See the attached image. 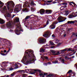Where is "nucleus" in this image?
Instances as JSON below:
<instances>
[{
    "label": "nucleus",
    "instance_id": "obj_1",
    "mask_svg": "<svg viewBox=\"0 0 77 77\" xmlns=\"http://www.w3.org/2000/svg\"><path fill=\"white\" fill-rule=\"evenodd\" d=\"M35 56L32 50H28L26 51L23 57V62L26 65L31 63V62H35Z\"/></svg>",
    "mask_w": 77,
    "mask_h": 77
},
{
    "label": "nucleus",
    "instance_id": "obj_2",
    "mask_svg": "<svg viewBox=\"0 0 77 77\" xmlns=\"http://www.w3.org/2000/svg\"><path fill=\"white\" fill-rule=\"evenodd\" d=\"M16 22H17L18 23L17 25V27L15 30V32L16 35H19L20 34V32H23V29L21 27V25L20 23L19 18H16Z\"/></svg>",
    "mask_w": 77,
    "mask_h": 77
},
{
    "label": "nucleus",
    "instance_id": "obj_3",
    "mask_svg": "<svg viewBox=\"0 0 77 77\" xmlns=\"http://www.w3.org/2000/svg\"><path fill=\"white\" fill-rule=\"evenodd\" d=\"M7 8H8V11H11V12H12L13 10V8L14 7L15 4L12 1H9L7 3Z\"/></svg>",
    "mask_w": 77,
    "mask_h": 77
},
{
    "label": "nucleus",
    "instance_id": "obj_4",
    "mask_svg": "<svg viewBox=\"0 0 77 77\" xmlns=\"http://www.w3.org/2000/svg\"><path fill=\"white\" fill-rule=\"evenodd\" d=\"M21 9V5H16L14 9V11L15 12H19Z\"/></svg>",
    "mask_w": 77,
    "mask_h": 77
},
{
    "label": "nucleus",
    "instance_id": "obj_5",
    "mask_svg": "<svg viewBox=\"0 0 77 77\" xmlns=\"http://www.w3.org/2000/svg\"><path fill=\"white\" fill-rule=\"evenodd\" d=\"M66 20V18L63 17H59L57 19V20L58 21V22H63Z\"/></svg>",
    "mask_w": 77,
    "mask_h": 77
},
{
    "label": "nucleus",
    "instance_id": "obj_6",
    "mask_svg": "<svg viewBox=\"0 0 77 77\" xmlns=\"http://www.w3.org/2000/svg\"><path fill=\"white\" fill-rule=\"evenodd\" d=\"M57 23H58V22L57 21H54L53 24L50 26L49 28L51 29H54L56 27V24H57Z\"/></svg>",
    "mask_w": 77,
    "mask_h": 77
},
{
    "label": "nucleus",
    "instance_id": "obj_7",
    "mask_svg": "<svg viewBox=\"0 0 77 77\" xmlns=\"http://www.w3.org/2000/svg\"><path fill=\"white\" fill-rule=\"evenodd\" d=\"M51 33L49 31H48L47 32L45 33L43 35V36H44L45 38H47L48 36H49L50 35H51Z\"/></svg>",
    "mask_w": 77,
    "mask_h": 77
},
{
    "label": "nucleus",
    "instance_id": "obj_8",
    "mask_svg": "<svg viewBox=\"0 0 77 77\" xmlns=\"http://www.w3.org/2000/svg\"><path fill=\"white\" fill-rule=\"evenodd\" d=\"M13 23L12 22L9 21L8 22L7 24V26L8 27H10L11 28L12 27V26L13 24Z\"/></svg>",
    "mask_w": 77,
    "mask_h": 77
},
{
    "label": "nucleus",
    "instance_id": "obj_9",
    "mask_svg": "<svg viewBox=\"0 0 77 77\" xmlns=\"http://www.w3.org/2000/svg\"><path fill=\"white\" fill-rule=\"evenodd\" d=\"M45 42H46V39L43 38H40L39 41V42L40 43H44Z\"/></svg>",
    "mask_w": 77,
    "mask_h": 77
},
{
    "label": "nucleus",
    "instance_id": "obj_10",
    "mask_svg": "<svg viewBox=\"0 0 77 77\" xmlns=\"http://www.w3.org/2000/svg\"><path fill=\"white\" fill-rule=\"evenodd\" d=\"M67 23L69 24H74V23H77V21L76 20L74 21H68Z\"/></svg>",
    "mask_w": 77,
    "mask_h": 77
},
{
    "label": "nucleus",
    "instance_id": "obj_11",
    "mask_svg": "<svg viewBox=\"0 0 77 77\" xmlns=\"http://www.w3.org/2000/svg\"><path fill=\"white\" fill-rule=\"evenodd\" d=\"M4 14H4V15H5L6 17H11V15L8 11H6V13H4Z\"/></svg>",
    "mask_w": 77,
    "mask_h": 77
},
{
    "label": "nucleus",
    "instance_id": "obj_12",
    "mask_svg": "<svg viewBox=\"0 0 77 77\" xmlns=\"http://www.w3.org/2000/svg\"><path fill=\"white\" fill-rule=\"evenodd\" d=\"M7 8L6 7L4 6L3 8V11H2L3 13H6V12H7Z\"/></svg>",
    "mask_w": 77,
    "mask_h": 77
},
{
    "label": "nucleus",
    "instance_id": "obj_13",
    "mask_svg": "<svg viewBox=\"0 0 77 77\" xmlns=\"http://www.w3.org/2000/svg\"><path fill=\"white\" fill-rule=\"evenodd\" d=\"M30 17H31V16H26L25 18V19H23V22H26V20H27L29 19V18H30Z\"/></svg>",
    "mask_w": 77,
    "mask_h": 77
},
{
    "label": "nucleus",
    "instance_id": "obj_14",
    "mask_svg": "<svg viewBox=\"0 0 77 77\" xmlns=\"http://www.w3.org/2000/svg\"><path fill=\"white\" fill-rule=\"evenodd\" d=\"M45 12V10L44 9H41L40 11V13L41 15H43Z\"/></svg>",
    "mask_w": 77,
    "mask_h": 77
},
{
    "label": "nucleus",
    "instance_id": "obj_15",
    "mask_svg": "<svg viewBox=\"0 0 77 77\" xmlns=\"http://www.w3.org/2000/svg\"><path fill=\"white\" fill-rule=\"evenodd\" d=\"M77 15L76 14H75L74 16L73 15H69V18H72L73 17H77Z\"/></svg>",
    "mask_w": 77,
    "mask_h": 77
},
{
    "label": "nucleus",
    "instance_id": "obj_16",
    "mask_svg": "<svg viewBox=\"0 0 77 77\" xmlns=\"http://www.w3.org/2000/svg\"><path fill=\"white\" fill-rule=\"evenodd\" d=\"M46 13H48L49 14H51L52 11L51 10H45Z\"/></svg>",
    "mask_w": 77,
    "mask_h": 77
},
{
    "label": "nucleus",
    "instance_id": "obj_17",
    "mask_svg": "<svg viewBox=\"0 0 77 77\" xmlns=\"http://www.w3.org/2000/svg\"><path fill=\"white\" fill-rule=\"evenodd\" d=\"M5 23V21L4 20L0 19V24H4Z\"/></svg>",
    "mask_w": 77,
    "mask_h": 77
},
{
    "label": "nucleus",
    "instance_id": "obj_18",
    "mask_svg": "<svg viewBox=\"0 0 77 77\" xmlns=\"http://www.w3.org/2000/svg\"><path fill=\"white\" fill-rule=\"evenodd\" d=\"M66 51H67V48H66L63 50H60V51H61V53H64V52Z\"/></svg>",
    "mask_w": 77,
    "mask_h": 77
},
{
    "label": "nucleus",
    "instance_id": "obj_19",
    "mask_svg": "<svg viewBox=\"0 0 77 77\" xmlns=\"http://www.w3.org/2000/svg\"><path fill=\"white\" fill-rule=\"evenodd\" d=\"M3 5H4V3L1 1H0V8H2Z\"/></svg>",
    "mask_w": 77,
    "mask_h": 77
},
{
    "label": "nucleus",
    "instance_id": "obj_20",
    "mask_svg": "<svg viewBox=\"0 0 77 77\" xmlns=\"http://www.w3.org/2000/svg\"><path fill=\"white\" fill-rule=\"evenodd\" d=\"M67 51H73V52H74V50H72V48H67Z\"/></svg>",
    "mask_w": 77,
    "mask_h": 77
},
{
    "label": "nucleus",
    "instance_id": "obj_21",
    "mask_svg": "<svg viewBox=\"0 0 77 77\" xmlns=\"http://www.w3.org/2000/svg\"><path fill=\"white\" fill-rule=\"evenodd\" d=\"M72 35H73L75 37H77V32H72Z\"/></svg>",
    "mask_w": 77,
    "mask_h": 77
},
{
    "label": "nucleus",
    "instance_id": "obj_22",
    "mask_svg": "<svg viewBox=\"0 0 77 77\" xmlns=\"http://www.w3.org/2000/svg\"><path fill=\"white\" fill-rule=\"evenodd\" d=\"M50 44L51 45H55V44H54V43H53V42L51 41H50Z\"/></svg>",
    "mask_w": 77,
    "mask_h": 77
},
{
    "label": "nucleus",
    "instance_id": "obj_23",
    "mask_svg": "<svg viewBox=\"0 0 77 77\" xmlns=\"http://www.w3.org/2000/svg\"><path fill=\"white\" fill-rule=\"evenodd\" d=\"M61 4H62L63 5H65L64 6V8H66V5H67V3H62Z\"/></svg>",
    "mask_w": 77,
    "mask_h": 77
},
{
    "label": "nucleus",
    "instance_id": "obj_24",
    "mask_svg": "<svg viewBox=\"0 0 77 77\" xmlns=\"http://www.w3.org/2000/svg\"><path fill=\"white\" fill-rule=\"evenodd\" d=\"M69 14V12H68V11H65V15H68V14Z\"/></svg>",
    "mask_w": 77,
    "mask_h": 77
},
{
    "label": "nucleus",
    "instance_id": "obj_25",
    "mask_svg": "<svg viewBox=\"0 0 77 77\" xmlns=\"http://www.w3.org/2000/svg\"><path fill=\"white\" fill-rule=\"evenodd\" d=\"M23 11H25V12H27V9L26 8L23 9Z\"/></svg>",
    "mask_w": 77,
    "mask_h": 77
},
{
    "label": "nucleus",
    "instance_id": "obj_26",
    "mask_svg": "<svg viewBox=\"0 0 77 77\" xmlns=\"http://www.w3.org/2000/svg\"><path fill=\"white\" fill-rule=\"evenodd\" d=\"M49 23V22H48V20H47V23H46V25H44V27H46V26H47V25Z\"/></svg>",
    "mask_w": 77,
    "mask_h": 77
},
{
    "label": "nucleus",
    "instance_id": "obj_27",
    "mask_svg": "<svg viewBox=\"0 0 77 77\" xmlns=\"http://www.w3.org/2000/svg\"><path fill=\"white\" fill-rule=\"evenodd\" d=\"M58 62V61L57 60H56L55 61L52 62V63L54 64L57 63Z\"/></svg>",
    "mask_w": 77,
    "mask_h": 77
},
{
    "label": "nucleus",
    "instance_id": "obj_28",
    "mask_svg": "<svg viewBox=\"0 0 77 77\" xmlns=\"http://www.w3.org/2000/svg\"><path fill=\"white\" fill-rule=\"evenodd\" d=\"M14 66H15V68H14V69H17V68H18V65L17 64H15L14 65Z\"/></svg>",
    "mask_w": 77,
    "mask_h": 77
},
{
    "label": "nucleus",
    "instance_id": "obj_29",
    "mask_svg": "<svg viewBox=\"0 0 77 77\" xmlns=\"http://www.w3.org/2000/svg\"><path fill=\"white\" fill-rule=\"evenodd\" d=\"M8 54L7 53L6 54H3L2 53H1V55H2V56H5V55H6Z\"/></svg>",
    "mask_w": 77,
    "mask_h": 77
},
{
    "label": "nucleus",
    "instance_id": "obj_30",
    "mask_svg": "<svg viewBox=\"0 0 77 77\" xmlns=\"http://www.w3.org/2000/svg\"><path fill=\"white\" fill-rule=\"evenodd\" d=\"M72 72V70H70L67 72V74H69V73H71Z\"/></svg>",
    "mask_w": 77,
    "mask_h": 77
},
{
    "label": "nucleus",
    "instance_id": "obj_31",
    "mask_svg": "<svg viewBox=\"0 0 77 77\" xmlns=\"http://www.w3.org/2000/svg\"><path fill=\"white\" fill-rule=\"evenodd\" d=\"M9 69L10 71H12L13 70V69H14L12 67H11L10 68H9Z\"/></svg>",
    "mask_w": 77,
    "mask_h": 77
},
{
    "label": "nucleus",
    "instance_id": "obj_32",
    "mask_svg": "<svg viewBox=\"0 0 77 77\" xmlns=\"http://www.w3.org/2000/svg\"><path fill=\"white\" fill-rule=\"evenodd\" d=\"M31 10L32 11H35V8L32 7L31 8Z\"/></svg>",
    "mask_w": 77,
    "mask_h": 77
},
{
    "label": "nucleus",
    "instance_id": "obj_33",
    "mask_svg": "<svg viewBox=\"0 0 77 77\" xmlns=\"http://www.w3.org/2000/svg\"><path fill=\"white\" fill-rule=\"evenodd\" d=\"M66 33H64V34L63 35V37L65 38V37H66Z\"/></svg>",
    "mask_w": 77,
    "mask_h": 77
},
{
    "label": "nucleus",
    "instance_id": "obj_34",
    "mask_svg": "<svg viewBox=\"0 0 77 77\" xmlns=\"http://www.w3.org/2000/svg\"><path fill=\"white\" fill-rule=\"evenodd\" d=\"M51 52L52 53H56V51L54 50H51Z\"/></svg>",
    "mask_w": 77,
    "mask_h": 77
},
{
    "label": "nucleus",
    "instance_id": "obj_35",
    "mask_svg": "<svg viewBox=\"0 0 77 77\" xmlns=\"http://www.w3.org/2000/svg\"><path fill=\"white\" fill-rule=\"evenodd\" d=\"M61 62H62V63H64V62H65V60L62 59V60Z\"/></svg>",
    "mask_w": 77,
    "mask_h": 77
},
{
    "label": "nucleus",
    "instance_id": "obj_36",
    "mask_svg": "<svg viewBox=\"0 0 77 77\" xmlns=\"http://www.w3.org/2000/svg\"><path fill=\"white\" fill-rule=\"evenodd\" d=\"M41 50L43 52H44L45 51V49H41Z\"/></svg>",
    "mask_w": 77,
    "mask_h": 77
},
{
    "label": "nucleus",
    "instance_id": "obj_37",
    "mask_svg": "<svg viewBox=\"0 0 77 77\" xmlns=\"http://www.w3.org/2000/svg\"><path fill=\"white\" fill-rule=\"evenodd\" d=\"M15 75V72H14L12 74H11V76H14Z\"/></svg>",
    "mask_w": 77,
    "mask_h": 77
},
{
    "label": "nucleus",
    "instance_id": "obj_38",
    "mask_svg": "<svg viewBox=\"0 0 77 77\" xmlns=\"http://www.w3.org/2000/svg\"><path fill=\"white\" fill-rule=\"evenodd\" d=\"M59 42V40H56L55 41V43L57 44V43H58Z\"/></svg>",
    "mask_w": 77,
    "mask_h": 77
},
{
    "label": "nucleus",
    "instance_id": "obj_39",
    "mask_svg": "<svg viewBox=\"0 0 77 77\" xmlns=\"http://www.w3.org/2000/svg\"><path fill=\"white\" fill-rule=\"evenodd\" d=\"M44 58H45V59H46L47 60L48 59V57L45 56V57H44Z\"/></svg>",
    "mask_w": 77,
    "mask_h": 77
},
{
    "label": "nucleus",
    "instance_id": "obj_40",
    "mask_svg": "<svg viewBox=\"0 0 77 77\" xmlns=\"http://www.w3.org/2000/svg\"><path fill=\"white\" fill-rule=\"evenodd\" d=\"M47 2L48 3H50L51 2H53V0H50V1H47Z\"/></svg>",
    "mask_w": 77,
    "mask_h": 77
},
{
    "label": "nucleus",
    "instance_id": "obj_41",
    "mask_svg": "<svg viewBox=\"0 0 77 77\" xmlns=\"http://www.w3.org/2000/svg\"><path fill=\"white\" fill-rule=\"evenodd\" d=\"M63 8H64V6L61 7L60 8V9L61 10H62V9H63Z\"/></svg>",
    "mask_w": 77,
    "mask_h": 77
},
{
    "label": "nucleus",
    "instance_id": "obj_42",
    "mask_svg": "<svg viewBox=\"0 0 77 77\" xmlns=\"http://www.w3.org/2000/svg\"><path fill=\"white\" fill-rule=\"evenodd\" d=\"M23 7V8H26V7H27V5L26 4H24Z\"/></svg>",
    "mask_w": 77,
    "mask_h": 77
},
{
    "label": "nucleus",
    "instance_id": "obj_43",
    "mask_svg": "<svg viewBox=\"0 0 77 77\" xmlns=\"http://www.w3.org/2000/svg\"><path fill=\"white\" fill-rule=\"evenodd\" d=\"M62 44V43H59V44H58V46H59L60 45Z\"/></svg>",
    "mask_w": 77,
    "mask_h": 77
},
{
    "label": "nucleus",
    "instance_id": "obj_44",
    "mask_svg": "<svg viewBox=\"0 0 77 77\" xmlns=\"http://www.w3.org/2000/svg\"><path fill=\"white\" fill-rule=\"evenodd\" d=\"M5 77H9V76H10V75H5Z\"/></svg>",
    "mask_w": 77,
    "mask_h": 77
},
{
    "label": "nucleus",
    "instance_id": "obj_45",
    "mask_svg": "<svg viewBox=\"0 0 77 77\" xmlns=\"http://www.w3.org/2000/svg\"><path fill=\"white\" fill-rule=\"evenodd\" d=\"M39 75H40V76H42V75H43V73H41L39 74Z\"/></svg>",
    "mask_w": 77,
    "mask_h": 77
},
{
    "label": "nucleus",
    "instance_id": "obj_46",
    "mask_svg": "<svg viewBox=\"0 0 77 77\" xmlns=\"http://www.w3.org/2000/svg\"><path fill=\"white\" fill-rule=\"evenodd\" d=\"M57 54H60V53H61V52H60H60H59V51L57 52Z\"/></svg>",
    "mask_w": 77,
    "mask_h": 77
},
{
    "label": "nucleus",
    "instance_id": "obj_47",
    "mask_svg": "<svg viewBox=\"0 0 77 77\" xmlns=\"http://www.w3.org/2000/svg\"><path fill=\"white\" fill-rule=\"evenodd\" d=\"M70 3H73V4L74 5H74H75V3H74V2H70Z\"/></svg>",
    "mask_w": 77,
    "mask_h": 77
},
{
    "label": "nucleus",
    "instance_id": "obj_48",
    "mask_svg": "<svg viewBox=\"0 0 77 77\" xmlns=\"http://www.w3.org/2000/svg\"><path fill=\"white\" fill-rule=\"evenodd\" d=\"M27 2L26 1V2H24V5H27Z\"/></svg>",
    "mask_w": 77,
    "mask_h": 77
},
{
    "label": "nucleus",
    "instance_id": "obj_49",
    "mask_svg": "<svg viewBox=\"0 0 77 77\" xmlns=\"http://www.w3.org/2000/svg\"><path fill=\"white\" fill-rule=\"evenodd\" d=\"M48 74V73H44L43 74V75H47Z\"/></svg>",
    "mask_w": 77,
    "mask_h": 77
},
{
    "label": "nucleus",
    "instance_id": "obj_50",
    "mask_svg": "<svg viewBox=\"0 0 77 77\" xmlns=\"http://www.w3.org/2000/svg\"><path fill=\"white\" fill-rule=\"evenodd\" d=\"M55 48V46H53L51 47V48Z\"/></svg>",
    "mask_w": 77,
    "mask_h": 77
},
{
    "label": "nucleus",
    "instance_id": "obj_51",
    "mask_svg": "<svg viewBox=\"0 0 77 77\" xmlns=\"http://www.w3.org/2000/svg\"><path fill=\"white\" fill-rule=\"evenodd\" d=\"M10 50H11V49H9L8 50L7 52V54H8V52H9V51H10Z\"/></svg>",
    "mask_w": 77,
    "mask_h": 77
},
{
    "label": "nucleus",
    "instance_id": "obj_52",
    "mask_svg": "<svg viewBox=\"0 0 77 77\" xmlns=\"http://www.w3.org/2000/svg\"><path fill=\"white\" fill-rule=\"evenodd\" d=\"M51 76V75H49L48 76H47V77H50Z\"/></svg>",
    "mask_w": 77,
    "mask_h": 77
},
{
    "label": "nucleus",
    "instance_id": "obj_53",
    "mask_svg": "<svg viewBox=\"0 0 77 77\" xmlns=\"http://www.w3.org/2000/svg\"><path fill=\"white\" fill-rule=\"evenodd\" d=\"M52 37H55V35L54 34H53L52 35Z\"/></svg>",
    "mask_w": 77,
    "mask_h": 77
},
{
    "label": "nucleus",
    "instance_id": "obj_54",
    "mask_svg": "<svg viewBox=\"0 0 77 77\" xmlns=\"http://www.w3.org/2000/svg\"><path fill=\"white\" fill-rule=\"evenodd\" d=\"M22 77H26V75H23Z\"/></svg>",
    "mask_w": 77,
    "mask_h": 77
},
{
    "label": "nucleus",
    "instance_id": "obj_55",
    "mask_svg": "<svg viewBox=\"0 0 77 77\" xmlns=\"http://www.w3.org/2000/svg\"><path fill=\"white\" fill-rule=\"evenodd\" d=\"M31 5H33V2H31Z\"/></svg>",
    "mask_w": 77,
    "mask_h": 77
},
{
    "label": "nucleus",
    "instance_id": "obj_56",
    "mask_svg": "<svg viewBox=\"0 0 77 77\" xmlns=\"http://www.w3.org/2000/svg\"><path fill=\"white\" fill-rule=\"evenodd\" d=\"M4 53H6V50H4Z\"/></svg>",
    "mask_w": 77,
    "mask_h": 77
},
{
    "label": "nucleus",
    "instance_id": "obj_57",
    "mask_svg": "<svg viewBox=\"0 0 77 77\" xmlns=\"http://www.w3.org/2000/svg\"><path fill=\"white\" fill-rule=\"evenodd\" d=\"M67 58H68V57H66V56L65 57V59H67Z\"/></svg>",
    "mask_w": 77,
    "mask_h": 77
},
{
    "label": "nucleus",
    "instance_id": "obj_58",
    "mask_svg": "<svg viewBox=\"0 0 77 77\" xmlns=\"http://www.w3.org/2000/svg\"><path fill=\"white\" fill-rule=\"evenodd\" d=\"M15 16V15H14L13 14V16L12 17V18H14V16Z\"/></svg>",
    "mask_w": 77,
    "mask_h": 77
},
{
    "label": "nucleus",
    "instance_id": "obj_59",
    "mask_svg": "<svg viewBox=\"0 0 77 77\" xmlns=\"http://www.w3.org/2000/svg\"><path fill=\"white\" fill-rule=\"evenodd\" d=\"M53 3H57V2H53Z\"/></svg>",
    "mask_w": 77,
    "mask_h": 77
},
{
    "label": "nucleus",
    "instance_id": "obj_60",
    "mask_svg": "<svg viewBox=\"0 0 77 77\" xmlns=\"http://www.w3.org/2000/svg\"><path fill=\"white\" fill-rule=\"evenodd\" d=\"M21 71H22V70H18V72H21Z\"/></svg>",
    "mask_w": 77,
    "mask_h": 77
},
{
    "label": "nucleus",
    "instance_id": "obj_61",
    "mask_svg": "<svg viewBox=\"0 0 77 77\" xmlns=\"http://www.w3.org/2000/svg\"><path fill=\"white\" fill-rule=\"evenodd\" d=\"M27 7H28V8H30V5H28V6H27Z\"/></svg>",
    "mask_w": 77,
    "mask_h": 77
},
{
    "label": "nucleus",
    "instance_id": "obj_62",
    "mask_svg": "<svg viewBox=\"0 0 77 77\" xmlns=\"http://www.w3.org/2000/svg\"><path fill=\"white\" fill-rule=\"evenodd\" d=\"M0 77H5V75L4 76H1Z\"/></svg>",
    "mask_w": 77,
    "mask_h": 77
},
{
    "label": "nucleus",
    "instance_id": "obj_63",
    "mask_svg": "<svg viewBox=\"0 0 77 77\" xmlns=\"http://www.w3.org/2000/svg\"><path fill=\"white\" fill-rule=\"evenodd\" d=\"M72 58H74V56H73L72 57Z\"/></svg>",
    "mask_w": 77,
    "mask_h": 77
},
{
    "label": "nucleus",
    "instance_id": "obj_64",
    "mask_svg": "<svg viewBox=\"0 0 77 77\" xmlns=\"http://www.w3.org/2000/svg\"><path fill=\"white\" fill-rule=\"evenodd\" d=\"M29 77H32V76H29Z\"/></svg>",
    "mask_w": 77,
    "mask_h": 77
}]
</instances>
